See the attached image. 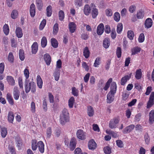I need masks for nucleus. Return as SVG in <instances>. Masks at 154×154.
<instances>
[{
	"instance_id": "62",
	"label": "nucleus",
	"mask_w": 154,
	"mask_h": 154,
	"mask_svg": "<svg viewBox=\"0 0 154 154\" xmlns=\"http://www.w3.org/2000/svg\"><path fill=\"white\" fill-rule=\"evenodd\" d=\"M144 138L146 143L147 144H149L150 141V139L148 134H145Z\"/></svg>"
},
{
	"instance_id": "28",
	"label": "nucleus",
	"mask_w": 154,
	"mask_h": 154,
	"mask_svg": "<svg viewBox=\"0 0 154 154\" xmlns=\"http://www.w3.org/2000/svg\"><path fill=\"white\" fill-rule=\"evenodd\" d=\"M7 80L9 84L11 85H14L15 81L12 77L9 76H7Z\"/></svg>"
},
{
	"instance_id": "54",
	"label": "nucleus",
	"mask_w": 154,
	"mask_h": 154,
	"mask_svg": "<svg viewBox=\"0 0 154 154\" xmlns=\"http://www.w3.org/2000/svg\"><path fill=\"white\" fill-rule=\"evenodd\" d=\"M24 74L26 78L25 80H29L28 79L29 77V70L27 69H25L24 71Z\"/></svg>"
},
{
	"instance_id": "22",
	"label": "nucleus",
	"mask_w": 154,
	"mask_h": 154,
	"mask_svg": "<svg viewBox=\"0 0 154 154\" xmlns=\"http://www.w3.org/2000/svg\"><path fill=\"white\" fill-rule=\"evenodd\" d=\"M38 147L40 152L43 153L44 151V144L42 141H39L38 143Z\"/></svg>"
},
{
	"instance_id": "61",
	"label": "nucleus",
	"mask_w": 154,
	"mask_h": 154,
	"mask_svg": "<svg viewBox=\"0 0 154 154\" xmlns=\"http://www.w3.org/2000/svg\"><path fill=\"white\" fill-rule=\"evenodd\" d=\"M104 153L106 154H110L111 152L110 148L108 146H106L104 148Z\"/></svg>"
},
{
	"instance_id": "19",
	"label": "nucleus",
	"mask_w": 154,
	"mask_h": 154,
	"mask_svg": "<svg viewBox=\"0 0 154 154\" xmlns=\"http://www.w3.org/2000/svg\"><path fill=\"white\" fill-rule=\"evenodd\" d=\"M15 33L17 36L18 38H21L23 35L22 29L20 27H17L16 29Z\"/></svg>"
},
{
	"instance_id": "31",
	"label": "nucleus",
	"mask_w": 154,
	"mask_h": 154,
	"mask_svg": "<svg viewBox=\"0 0 154 154\" xmlns=\"http://www.w3.org/2000/svg\"><path fill=\"white\" fill-rule=\"evenodd\" d=\"M7 98L10 104L12 105L14 104V100L11 94L9 93L7 94Z\"/></svg>"
},
{
	"instance_id": "46",
	"label": "nucleus",
	"mask_w": 154,
	"mask_h": 154,
	"mask_svg": "<svg viewBox=\"0 0 154 154\" xmlns=\"http://www.w3.org/2000/svg\"><path fill=\"white\" fill-rule=\"evenodd\" d=\"M3 31L5 34L7 35L8 34L9 32V29L8 24H5L3 26Z\"/></svg>"
},
{
	"instance_id": "56",
	"label": "nucleus",
	"mask_w": 154,
	"mask_h": 154,
	"mask_svg": "<svg viewBox=\"0 0 154 154\" xmlns=\"http://www.w3.org/2000/svg\"><path fill=\"white\" fill-rule=\"evenodd\" d=\"M106 14L107 16H111L113 14V12L111 9L108 8L106 10Z\"/></svg>"
},
{
	"instance_id": "32",
	"label": "nucleus",
	"mask_w": 154,
	"mask_h": 154,
	"mask_svg": "<svg viewBox=\"0 0 154 154\" xmlns=\"http://www.w3.org/2000/svg\"><path fill=\"white\" fill-rule=\"evenodd\" d=\"M37 142L35 140H33L32 141V148L33 151L35 150L38 145L37 144Z\"/></svg>"
},
{
	"instance_id": "13",
	"label": "nucleus",
	"mask_w": 154,
	"mask_h": 154,
	"mask_svg": "<svg viewBox=\"0 0 154 154\" xmlns=\"http://www.w3.org/2000/svg\"><path fill=\"white\" fill-rule=\"evenodd\" d=\"M44 59L47 65H50L51 62V58L50 55L48 54H46L44 55Z\"/></svg>"
},
{
	"instance_id": "3",
	"label": "nucleus",
	"mask_w": 154,
	"mask_h": 154,
	"mask_svg": "<svg viewBox=\"0 0 154 154\" xmlns=\"http://www.w3.org/2000/svg\"><path fill=\"white\" fill-rule=\"evenodd\" d=\"M69 117L68 111L66 109H64L60 115V123L62 125H64L66 123L69 122Z\"/></svg>"
},
{
	"instance_id": "18",
	"label": "nucleus",
	"mask_w": 154,
	"mask_h": 154,
	"mask_svg": "<svg viewBox=\"0 0 154 154\" xmlns=\"http://www.w3.org/2000/svg\"><path fill=\"white\" fill-rule=\"evenodd\" d=\"M70 32L72 33L75 32L76 29V26L74 22H70L69 24Z\"/></svg>"
},
{
	"instance_id": "12",
	"label": "nucleus",
	"mask_w": 154,
	"mask_h": 154,
	"mask_svg": "<svg viewBox=\"0 0 154 154\" xmlns=\"http://www.w3.org/2000/svg\"><path fill=\"white\" fill-rule=\"evenodd\" d=\"M135 128L134 125L131 124L126 127L123 131L124 133H128L131 131Z\"/></svg>"
},
{
	"instance_id": "63",
	"label": "nucleus",
	"mask_w": 154,
	"mask_h": 154,
	"mask_svg": "<svg viewBox=\"0 0 154 154\" xmlns=\"http://www.w3.org/2000/svg\"><path fill=\"white\" fill-rule=\"evenodd\" d=\"M129 94L127 92H125L122 94V100H126L128 97Z\"/></svg>"
},
{
	"instance_id": "16",
	"label": "nucleus",
	"mask_w": 154,
	"mask_h": 154,
	"mask_svg": "<svg viewBox=\"0 0 154 154\" xmlns=\"http://www.w3.org/2000/svg\"><path fill=\"white\" fill-rule=\"evenodd\" d=\"M96 143L93 140L89 141L88 144V147L90 149L93 150L95 149L96 147Z\"/></svg>"
},
{
	"instance_id": "10",
	"label": "nucleus",
	"mask_w": 154,
	"mask_h": 154,
	"mask_svg": "<svg viewBox=\"0 0 154 154\" xmlns=\"http://www.w3.org/2000/svg\"><path fill=\"white\" fill-rule=\"evenodd\" d=\"M76 144V140L75 138H73L71 139L69 145V148L72 151L75 148Z\"/></svg>"
},
{
	"instance_id": "57",
	"label": "nucleus",
	"mask_w": 154,
	"mask_h": 154,
	"mask_svg": "<svg viewBox=\"0 0 154 154\" xmlns=\"http://www.w3.org/2000/svg\"><path fill=\"white\" fill-rule=\"evenodd\" d=\"M100 57H97L96 58L94 64V66L95 67L98 66L100 64Z\"/></svg>"
},
{
	"instance_id": "42",
	"label": "nucleus",
	"mask_w": 154,
	"mask_h": 154,
	"mask_svg": "<svg viewBox=\"0 0 154 154\" xmlns=\"http://www.w3.org/2000/svg\"><path fill=\"white\" fill-rule=\"evenodd\" d=\"M106 132L108 134L111 135L114 137H117V133L110 130H106Z\"/></svg>"
},
{
	"instance_id": "45",
	"label": "nucleus",
	"mask_w": 154,
	"mask_h": 154,
	"mask_svg": "<svg viewBox=\"0 0 154 154\" xmlns=\"http://www.w3.org/2000/svg\"><path fill=\"white\" fill-rule=\"evenodd\" d=\"M72 93L75 96L77 97L79 95V91L75 87H73L72 88Z\"/></svg>"
},
{
	"instance_id": "48",
	"label": "nucleus",
	"mask_w": 154,
	"mask_h": 154,
	"mask_svg": "<svg viewBox=\"0 0 154 154\" xmlns=\"http://www.w3.org/2000/svg\"><path fill=\"white\" fill-rule=\"evenodd\" d=\"M123 29V25L121 23H119L117 26V32L118 33H120L122 31Z\"/></svg>"
},
{
	"instance_id": "34",
	"label": "nucleus",
	"mask_w": 154,
	"mask_h": 154,
	"mask_svg": "<svg viewBox=\"0 0 154 154\" xmlns=\"http://www.w3.org/2000/svg\"><path fill=\"white\" fill-rule=\"evenodd\" d=\"M60 72L59 70L56 69L54 72V77L55 80L56 81H58L60 78Z\"/></svg>"
},
{
	"instance_id": "44",
	"label": "nucleus",
	"mask_w": 154,
	"mask_h": 154,
	"mask_svg": "<svg viewBox=\"0 0 154 154\" xmlns=\"http://www.w3.org/2000/svg\"><path fill=\"white\" fill-rule=\"evenodd\" d=\"M134 36V34L133 32L131 30L128 31L127 32V36L128 38L131 40L133 39Z\"/></svg>"
},
{
	"instance_id": "41",
	"label": "nucleus",
	"mask_w": 154,
	"mask_h": 154,
	"mask_svg": "<svg viewBox=\"0 0 154 154\" xmlns=\"http://www.w3.org/2000/svg\"><path fill=\"white\" fill-rule=\"evenodd\" d=\"M18 12L17 10H14L12 11L11 14V17L13 19H15L18 16Z\"/></svg>"
},
{
	"instance_id": "21",
	"label": "nucleus",
	"mask_w": 154,
	"mask_h": 154,
	"mask_svg": "<svg viewBox=\"0 0 154 154\" xmlns=\"http://www.w3.org/2000/svg\"><path fill=\"white\" fill-rule=\"evenodd\" d=\"M87 114L90 117L93 116L94 114L93 108L91 106H88Z\"/></svg>"
},
{
	"instance_id": "5",
	"label": "nucleus",
	"mask_w": 154,
	"mask_h": 154,
	"mask_svg": "<svg viewBox=\"0 0 154 154\" xmlns=\"http://www.w3.org/2000/svg\"><path fill=\"white\" fill-rule=\"evenodd\" d=\"M154 104V92H152L150 96L149 99L147 102L146 108L149 109Z\"/></svg>"
},
{
	"instance_id": "59",
	"label": "nucleus",
	"mask_w": 154,
	"mask_h": 154,
	"mask_svg": "<svg viewBox=\"0 0 154 154\" xmlns=\"http://www.w3.org/2000/svg\"><path fill=\"white\" fill-rule=\"evenodd\" d=\"M75 5L76 6L81 7L82 5V0H75Z\"/></svg>"
},
{
	"instance_id": "60",
	"label": "nucleus",
	"mask_w": 154,
	"mask_h": 154,
	"mask_svg": "<svg viewBox=\"0 0 154 154\" xmlns=\"http://www.w3.org/2000/svg\"><path fill=\"white\" fill-rule=\"evenodd\" d=\"M121 49L120 47H118L117 48L116 50V55L118 58H120L121 56Z\"/></svg>"
},
{
	"instance_id": "36",
	"label": "nucleus",
	"mask_w": 154,
	"mask_h": 154,
	"mask_svg": "<svg viewBox=\"0 0 154 154\" xmlns=\"http://www.w3.org/2000/svg\"><path fill=\"white\" fill-rule=\"evenodd\" d=\"M1 134L2 137L5 138L7 134V130L6 128L3 127L1 129Z\"/></svg>"
},
{
	"instance_id": "58",
	"label": "nucleus",
	"mask_w": 154,
	"mask_h": 154,
	"mask_svg": "<svg viewBox=\"0 0 154 154\" xmlns=\"http://www.w3.org/2000/svg\"><path fill=\"white\" fill-rule=\"evenodd\" d=\"M145 37L144 34L143 33H141L139 37L138 41L139 42H142L144 40Z\"/></svg>"
},
{
	"instance_id": "23",
	"label": "nucleus",
	"mask_w": 154,
	"mask_h": 154,
	"mask_svg": "<svg viewBox=\"0 0 154 154\" xmlns=\"http://www.w3.org/2000/svg\"><path fill=\"white\" fill-rule=\"evenodd\" d=\"M32 53L33 54H36L38 50V45L37 42H34L32 46Z\"/></svg>"
},
{
	"instance_id": "64",
	"label": "nucleus",
	"mask_w": 154,
	"mask_h": 154,
	"mask_svg": "<svg viewBox=\"0 0 154 154\" xmlns=\"http://www.w3.org/2000/svg\"><path fill=\"white\" fill-rule=\"evenodd\" d=\"M141 114L140 113H139L136 115L134 118V120L135 122H139L140 119Z\"/></svg>"
},
{
	"instance_id": "8",
	"label": "nucleus",
	"mask_w": 154,
	"mask_h": 154,
	"mask_svg": "<svg viewBox=\"0 0 154 154\" xmlns=\"http://www.w3.org/2000/svg\"><path fill=\"white\" fill-rule=\"evenodd\" d=\"M131 73L129 75H126L125 76L122 77L121 80V84L122 85H125L127 81L129 80L131 77Z\"/></svg>"
},
{
	"instance_id": "29",
	"label": "nucleus",
	"mask_w": 154,
	"mask_h": 154,
	"mask_svg": "<svg viewBox=\"0 0 154 154\" xmlns=\"http://www.w3.org/2000/svg\"><path fill=\"white\" fill-rule=\"evenodd\" d=\"M141 50L140 48L136 47H134L131 49V55H134L139 52Z\"/></svg>"
},
{
	"instance_id": "9",
	"label": "nucleus",
	"mask_w": 154,
	"mask_h": 154,
	"mask_svg": "<svg viewBox=\"0 0 154 154\" xmlns=\"http://www.w3.org/2000/svg\"><path fill=\"white\" fill-rule=\"evenodd\" d=\"M149 123L152 124L154 122V110H152L149 112Z\"/></svg>"
},
{
	"instance_id": "39",
	"label": "nucleus",
	"mask_w": 154,
	"mask_h": 154,
	"mask_svg": "<svg viewBox=\"0 0 154 154\" xmlns=\"http://www.w3.org/2000/svg\"><path fill=\"white\" fill-rule=\"evenodd\" d=\"M144 16V12L142 10H140L137 12V17L138 19H142Z\"/></svg>"
},
{
	"instance_id": "40",
	"label": "nucleus",
	"mask_w": 154,
	"mask_h": 154,
	"mask_svg": "<svg viewBox=\"0 0 154 154\" xmlns=\"http://www.w3.org/2000/svg\"><path fill=\"white\" fill-rule=\"evenodd\" d=\"M98 14V9L96 8H94L93 9L92 11L91 14L92 17L93 18H95L96 17Z\"/></svg>"
},
{
	"instance_id": "30",
	"label": "nucleus",
	"mask_w": 154,
	"mask_h": 154,
	"mask_svg": "<svg viewBox=\"0 0 154 154\" xmlns=\"http://www.w3.org/2000/svg\"><path fill=\"white\" fill-rule=\"evenodd\" d=\"M141 70L140 69H137L136 72L135 77L137 79H140L142 77Z\"/></svg>"
},
{
	"instance_id": "53",
	"label": "nucleus",
	"mask_w": 154,
	"mask_h": 154,
	"mask_svg": "<svg viewBox=\"0 0 154 154\" xmlns=\"http://www.w3.org/2000/svg\"><path fill=\"white\" fill-rule=\"evenodd\" d=\"M52 130L51 127H48L47 130L46 135L47 138H50L51 135Z\"/></svg>"
},
{
	"instance_id": "20",
	"label": "nucleus",
	"mask_w": 154,
	"mask_h": 154,
	"mask_svg": "<svg viewBox=\"0 0 154 154\" xmlns=\"http://www.w3.org/2000/svg\"><path fill=\"white\" fill-rule=\"evenodd\" d=\"M83 10L84 14L87 16L89 15L91 11L90 7L88 5H85Z\"/></svg>"
},
{
	"instance_id": "27",
	"label": "nucleus",
	"mask_w": 154,
	"mask_h": 154,
	"mask_svg": "<svg viewBox=\"0 0 154 154\" xmlns=\"http://www.w3.org/2000/svg\"><path fill=\"white\" fill-rule=\"evenodd\" d=\"M109 39V38H105L103 41V46L105 48H108L110 45Z\"/></svg>"
},
{
	"instance_id": "15",
	"label": "nucleus",
	"mask_w": 154,
	"mask_h": 154,
	"mask_svg": "<svg viewBox=\"0 0 154 154\" xmlns=\"http://www.w3.org/2000/svg\"><path fill=\"white\" fill-rule=\"evenodd\" d=\"M104 31V25L103 23H100L97 26V34L100 35L103 33Z\"/></svg>"
},
{
	"instance_id": "6",
	"label": "nucleus",
	"mask_w": 154,
	"mask_h": 154,
	"mask_svg": "<svg viewBox=\"0 0 154 154\" xmlns=\"http://www.w3.org/2000/svg\"><path fill=\"white\" fill-rule=\"evenodd\" d=\"M86 134L85 132L80 129L78 130L76 133L78 138L82 140H84L86 138Z\"/></svg>"
},
{
	"instance_id": "47",
	"label": "nucleus",
	"mask_w": 154,
	"mask_h": 154,
	"mask_svg": "<svg viewBox=\"0 0 154 154\" xmlns=\"http://www.w3.org/2000/svg\"><path fill=\"white\" fill-rule=\"evenodd\" d=\"M120 14L118 12H116L114 14V19L115 21L118 22L120 20Z\"/></svg>"
},
{
	"instance_id": "55",
	"label": "nucleus",
	"mask_w": 154,
	"mask_h": 154,
	"mask_svg": "<svg viewBox=\"0 0 154 154\" xmlns=\"http://www.w3.org/2000/svg\"><path fill=\"white\" fill-rule=\"evenodd\" d=\"M59 29L58 24L57 23H55L53 27V32L54 34H56L58 32Z\"/></svg>"
},
{
	"instance_id": "35",
	"label": "nucleus",
	"mask_w": 154,
	"mask_h": 154,
	"mask_svg": "<svg viewBox=\"0 0 154 154\" xmlns=\"http://www.w3.org/2000/svg\"><path fill=\"white\" fill-rule=\"evenodd\" d=\"M47 41L46 38L43 36L42 38L41 41V45L42 48H45L47 45Z\"/></svg>"
},
{
	"instance_id": "25",
	"label": "nucleus",
	"mask_w": 154,
	"mask_h": 154,
	"mask_svg": "<svg viewBox=\"0 0 154 154\" xmlns=\"http://www.w3.org/2000/svg\"><path fill=\"white\" fill-rule=\"evenodd\" d=\"M15 140L17 146L18 147L19 149H20L22 145L21 140L19 137H17L16 138Z\"/></svg>"
},
{
	"instance_id": "26",
	"label": "nucleus",
	"mask_w": 154,
	"mask_h": 154,
	"mask_svg": "<svg viewBox=\"0 0 154 154\" xmlns=\"http://www.w3.org/2000/svg\"><path fill=\"white\" fill-rule=\"evenodd\" d=\"M83 55L86 58H88L90 56V52L87 47H85L83 51Z\"/></svg>"
},
{
	"instance_id": "51",
	"label": "nucleus",
	"mask_w": 154,
	"mask_h": 154,
	"mask_svg": "<svg viewBox=\"0 0 154 154\" xmlns=\"http://www.w3.org/2000/svg\"><path fill=\"white\" fill-rule=\"evenodd\" d=\"M46 23V20L43 19L41 22L39 26V29L42 30L44 28Z\"/></svg>"
},
{
	"instance_id": "1",
	"label": "nucleus",
	"mask_w": 154,
	"mask_h": 154,
	"mask_svg": "<svg viewBox=\"0 0 154 154\" xmlns=\"http://www.w3.org/2000/svg\"><path fill=\"white\" fill-rule=\"evenodd\" d=\"M117 85L115 82H113L110 87V91L107 95V102L110 103L112 102L116 91Z\"/></svg>"
},
{
	"instance_id": "52",
	"label": "nucleus",
	"mask_w": 154,
	"mask_h": 154,
	"mask_svg": "<svg viewBox=\"0 0 154 154\" xmlns=\"http://www.w3.org/2000/svg\"><path fill=\"white\" fill-rule=\"evenodd\" d=\"M59 20L62 21L63 20L64 18V12L61 10L59 11Z\"/></svg>"
},
{
	"instance_id": "4",
	"label": "nucleus",
	"mask_w": 154,
	"mask_h": 154,
	"mask_svg": "<svg viewBox=\"0 0 154 154\" xmlns=\"http://www.w3.org/2000/svg\"><path fill=\"white\" fill-rule=\"evenodd\" d=\"M120 118L119 117H116L111 119L109 123V127L111 129L116 128L117 127V124L120 121Z\"/></svg>"
},
{
	"instance_id": "2",
	"label": "nucleus",
	"mask_w": 154,
	"mask_h": 154,
	"mask_svg": "<svg viewBox=\"0 0 154 154\" xmlns=\"http://www.w3.org/2000/svg\"><path fill=\"white\" fill-rule=\"evenodd\" d=\"M24 87L26 93L29 92L30 90L32 93H34L36 91V85L33 81H30L29 80H25V81Z\"/></svg>"
},
{
	"instance_id": "49",
	"label": "nucleus",
	"mask_w": 154,
	"mask_h": 154,
	"mask_svg": "<svg viewBox=\"0 0 154 154\" xmlns=\"http://www.w3.org/2000/svg\"><path fill=\"white\" fill-rule=\"evenodd\" d=\"M8 60L9 62L13 63L14 62V57L13 53L10 52L9 54L8 57Z\"/></svg>"
},
{
	"instance_id": "11",
	"label": "nucleus",
	"mask_w": 154,
	"mask_h": 154,
	"mask_svg": "<svg viewBox=\"0 0 154 154\" xmlns=\"http://www.w3.org/2000/svg\"><path fill=\"white\" fill-rule=\"evenodd\" d=\"M152 25V21L150 18H147L145 20L144 23V26L147 29L151 27Z\"/></svg>"
},
{
	"instance_id": "50",
	"label": "nucleus",
	"mask_w": 154,
	"mask_h": 154,
	"mask_svg": "<svg viewBox=\"0 0 154 154\" xmlns=\"http://www.w3.org/2000/svg\"><path fill=\"white\" fill-rule=\"evenodd\" d=\"M36 4L37 7L39 10H41L42 7V2L41 0H36Z\"/></svg>"
},
{
	"instance_id": "33",
	"label": "nucleus",
	"mask_w": 154,
	"mask_h": 154,
	"mask_svg": "<svg viewBox=\"0 0 154 154\" xmlns=\"http://www.w3.org/2000/svg\"><path fill=\"white\" fill-rule=\"evenodd\" d=\"M52 7L50 5L48 6L46 8V15L47 17H49L51 16L52 14Z\"/></svg>"
},
{
	"instance_id": "37",
	"label": "nucleus",
	"mask_w": 154,
	"mask_h": 154,
	"mask_svg": "<svg viewBox=\"0 0 154 154\" xmlns=\"http://www.w3.org/2000/svg\"><path fill=\"white\" fill-rule=\"evenodd\" d=\"M75 101L74 98L73 97H72L70 98L68 101V105L70 108H71L73 107Z\"/></svg>"
},
{
	"instance_id": "7",
	"label": "nucleus",
	"mask_w": 154,
	"mask_h": 154,
	"mask_svg": "<svg viewBox=\"0 0 154 154\" xmlns=\"http://www.w3.org/2000/svg\"><path fill=\"white\" fill-rule=\"evenodd\" d=\"M13 94L14 98L15 100H17L19 99L20 93L18 88L17 87H15L14 88L13 92Z\"/></svg>"
},
{
	"instance_id": "17",
	"label": "nucleus",
	"mask_w": 154,
	"mask_h": 154,
	"mask_svg": "<svg viewBox=\"0 0 154 154\" xmlns=\"http://www.w3.org/2000/svg\"><path fill=\"white\" fill-rule=\"evenodd\" d=\"M37 84L38 87L40 88H42L43 82L40 75H38L36 77Z\"/></svg>"
},
{
	"instance_id": "24",
	"label": "nucleus",
	"mask_w": 154,
	"mask_h": 154,
	"mask_svg": "<svg viewBox=\"0 0 154 154\" xmlns=\"http://www.w3.org/2000/svg\"><path fill=\"white\" fill-rule=\"evenodd\" d=\"M8 118V120L9 122L13 123L14 118V116L13 112L11 111L9 112Z\"/></svg>"
},
{
	"instance_id": "14",
	"label": "nucleus",
	"mask_w": 154,
	"mask_h": 154,
	"mask_svg": "<svg viewBox=\"0 0 154 154\" xmlns=\"http://www.w3.org/2000/svg\"><path fill=\"white\" fill-rule=\"evenodd\" d=\"M29 12L31 17H34L35 14V6L34 4H32L30 6Z\"/></svg>"
},
{
	"instance_id": "38",
	"label": "nucleus",
	"mask_w": 154,
	"mask_h": 154,
	"mask_svg": "<svg viewBox=\"0 0 154 154\" xmlns=\"http://www.w3.org/2000/svg\"><path fill=\"white\" fill-rule=\"evenodd\" d=\"M19 56L20 59L23 61L24 60L25 57L24 56V51L23 50L20 49L19 50Z\"/></svg>"
},
{
	"instance_id": "43",
	"label": "nucleus",
	"mask_w": 154,
	"mask_h": 154,
	"mask_svg": "<svg viewBox=\"0 0 154 154\" xmlns=\"http://www.w3.org/2000/svg\"><path fill=\"white\" fill-rule=\"evenodd\" d=\"M51 42L52 46L54 48H57L58 47V44L57 40L54 38H52L51 39Z\"/></svg>"
}]
</instances>
